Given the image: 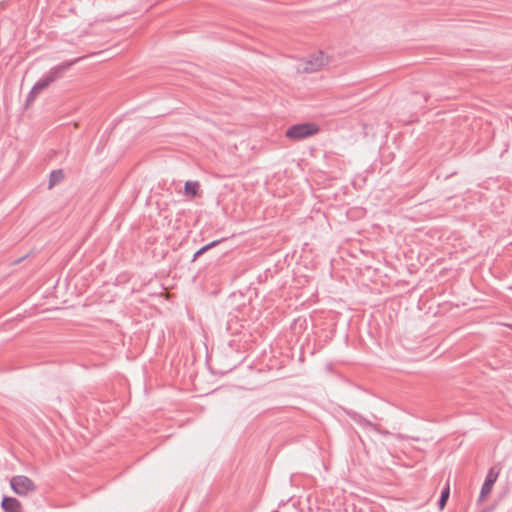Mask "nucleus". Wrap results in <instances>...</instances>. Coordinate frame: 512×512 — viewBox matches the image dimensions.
Listing matches in <instances>:
<instances>
[{"label": "nucleus", "mask_w": 512, "mask_h": 512, "mask_svg": "<svg viewBox=\"0 0 512 512\" xmlns=\"http://www.w3.org/2000/svg\"><path fill=\"white\" fill-rule=\"evenodd\" d=\"M83 57H78L72 60L62 62L52 67L46 74H44L33 86L35 91L40 93L47 88L50 84L62 77V75L69 70L74 64L82 60Z\"/></svg>", "instance_id": "obj_1"}, {"label": "nucleus", "mask_w": 512, "mask_h": 512, "mask_svg": "<svg viewBox=\"0 0 512 512\" xmlns=\"http://www.w3.org/2000/svg\"><path fill=\"white\" fill-rule=\"evenodd\" d=\"M319 126L314 122H302L291 125L285 132V136L293 141L309 138L319 132Z\"/></svg>", "instance_id": "obj_2"}, {"label": "nucleus", "mask_w": 512, "mask_h": 512, "mask_svg": "<svg viewBox=\"0 0 512 512\" xmlns=\"http://www.w3.org/2000/svg\"><path fill=\"white\" fill-rule=\"evenodd\" d=\"M11 489L19 496H26L36 490L33 481L24 475L13 476L10 480Z\"/></svg>", "instance_id": "obj_3"}, {"label": "nucleus", "mask_w": 512, "mask_h": 512, "mask_svg": "<svg viewBox=\"0 0 512 512\" xmlns=\"http://www.w3.org/2000/svg\"><path fill=\"white\" fill-rule=\"evenodd\" d=\"M328 61L329 58L324 54V52L318 51L316 54L311 55L306 59L304 70L309 73L316 72L327 65Z\"/></svg>", "instance_id": "obj_4"}, {"label": "nucleus", "mask_w": 512, "mask_h": 512, "mask_svg": "<svg viewBox=\"0 0 512 512\" xmlns=\"http://www.w3.org/2000/svg\"><path fill=\"white\" fill-rule=\"evenodd\" d=\"M499 476V470H496L495 467H491L487 475L485 477V480L482 484L480 495L478 498V501H482L487 495H489L492 491V488L497 481V478Z\"/></svg>", "instance_id": "obj_5"}, {"label": "nucleus", "mask_w": 512, "mask_h": 512, "mask_svg": "<svg viewBox=\"0 0 512 512\" xmlns=\"http://www.w3.org/2000/svg\"><path fill=\"white\" fill-rule=\"evenodd\" d=\"M347 416L353 420L356 424L363 428H373L376 429V426L367 418L362 416L360 413L353 410H345Z\"/></svg>", "instance_id": "obj_6"}, {"label": "nucleus", "mask_w": 512, "mask_h": 512, "mask_svg": "<svg viewBox=\"0 0 512 512\" xmlns=\"http://www.w3.org/2000/svg\"><path fill=\"white\" fill-rule=\"evenodd\" d=\"M1 507L4 512H20L21 504L14 497L4 496L2 498Z\"/></svg>", "instance_id": "obj_7"}, {"label": "nucleus", "mask_w": 512, "mask_h": 512, "mask_svg": "<svg viewBox=\"0 0 512 512\" xmlns=\"http://www.w3.org/2000/svg\"><path fill=\"white\" fill-rule=\"evenodd\" d=\"M64 179V172L62 169L52 170L49 175L48 188L51 189Z\"/></svg>", "instance_id": "obj_8"}, {"label": "nucleus", "mask_w": 512, "mask_h": 512, "mask_svg": "<svg viewBox=\"0 0 512 512\" xmlns=\"http://www.w3.org/2000/svg\"><path fill=\"white\" fill-rule=\"evenodd\" d=\"M199 183L197 181L188 180L184 185V193L187 196L195 197L197 195Z\"/></svg>", "instance_id": "obj_9"}, {"label": "nucleus", "mask_w": 512, "mask_h": 512, "mask_svg": "<svg viewBox=\"0 0 512 512\" xmlns=\"http://www.w3.org/2000/svg\"><path fill=\"white\" fill-rule=\"evenodd\" d=\"M449 495H450V488H449V485H447L445 488H443V490L441 491V494H440V497L438 499V507L440 509H443L444 506L446 505L447 501H448V498H449Z\"/></svg>", "instance_id": "obj_10"}, {"label": "nucleus", "mask_w": 512, "mask_h": 512, "mask_svg": "<svg viewBox=\"0 0 512 512\" xmlns=\"http://www.w3.org/2000/svg\"><path fill=\"white\" fill-rule=\"evenodd\" d=\"M39 94H40V92L39 91H35L34 90V86H33L32 89L30 90V92L27 95L26 104L29 105L30 103H32L35 100V98L37 97V95H39Z\"/></svg>", "instance_id": "obj_11"}, {"label": "nucleus", "mask_w": 512, "mask_h": 512, "mask_svg": "<svg viewBox=\"0 0 512 512\" xmlns=\"http://www.w3.org/2000/svg\"><path fill=\"white\" fill-rule=\"evenodd\" d=\"M205 252H207V250L205 249V246H202L194 253L192 261H195L199 256H201Z\"/></svg>", "instance_id": "obj_12"}, {"label": "nucleus", "mask_w": 512, "mask_h": 512, "mask_svg": "<svg viewBox=\"0 0 512 512\" xmlns=\"http://www.w3.org/2000/svg\"><path fill=\"white\" fill-rule=\"evenodd\" d=\"M222 241H223V239L214 240V241H212V242H210V243H208V244L204 245V246H205V249L208 251V250H210L211 248H213V247L217 246V245H218L220 242H222Z\"/></svg>", "instance_id": "obj_13"}, {"label": "nucleus", "mask_w": 512, "mask_h": 512, "mask_svg": "<svg viewBox=\"0 0 512 512\" xmlns=\"http://www.w3.org/2000/svg\"><path fill=\"white\" fill-rule=\"evenodd\" d=\"M481 512H489V510H482Z\"/></svg>", "instance_id": "obj_14"}]
</instances>
